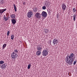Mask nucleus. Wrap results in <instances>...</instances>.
<instances>
[{
    "instance_id": "1",
    "label": "nucleus",
    "mask_w": 77,
    "mask_h": 77,
    "mask_svg": "<svg viewBox=\"0 0 77 77\" xmlns=\"http://www.w3.org/2000/svg\"><path fill=\"white\" fill-rule=\"evenodd\" d=\"M74 54H71L69 56L66 57L65 58V60L66 62L69 65H72V63L74 61L73 60V56H74Z\"/></svg>"
},
{
    "instance_id": "2",
    "label": "nucleus",
    "mask_w": 77,
    "mask_h": 77,
    "mask_svg": "<svg viewBox=\"0 0 77 77\" xmlns=\"http://www.w3.org/2000/svg\"><path fill=\"white\" fill-rule=\"evenodd\" d=\"M42 46L41 45H40L38 46L37 47V51L36 52V54L37 56H39L41 54V50H42Z\"/></svg>"
},
{
    "instance_id": "3",
    "label": "nucleus",
    "mask_w": 77,
    "mask_h": 77,
    "mask_svg": "<svg viewBox=\"0 0 77 77\" xmlns=\"http://www.w3.org/2000/svg\"><path fill=\"white\" fill-rule=\"evenodd\" d=\"M11 56L12 59H16V58H17V54L16 53H15V52H14L11 54Z\"/></svg>"
},
{
    "instance_id": "4",
    "label": "nucleus",
    "mask_w": 77,
    "mask_h": 77,
    "mask_svg": "<svg viewBox=\"0 0 77 77\" xmlns=\"http://www.w3.org/2000/svg\"><path fill=\"white\" fill-rule=\"evenodd\" d=\"M33 11H30L29 12H28L27 14V16L29 18H31L33 16Z\"/></svg>"
},
{
    "instance_id": "5",
    "label": "nucleus",
    "mask_w": 77,
    "mask_h": 77,
    "mask_svg": "<svg viewBox=\"0 0 77 77\" xmlns=\"http://www.w3.org/2000/svg\"><path fill=\"white\" fill-rule=\"evenodd\" d=\"M43 56H47L48 54V51L47 49H44L42 52Z\"/></svg>"
},
{
    "instance_id": "6",
    "label": "nucleus",
    "mask_w": 77,
    "mask_h": 77,
    "mask_svg": "<svg viewBox=\"0 0 77 77\" xmlns=\"http://www.w3.org/2000/svg\"><path fill=\"white\" fill-rule=\"evenodd\" d=\"M42 15L44 17H46L47 16V12L45 11H43L42 12Z\"/></svg>"
},
{
    "instance_id": "7",
    "label": "nucleus",
    "mask_w": 77,
    "mask_h": 77,
    "mask_svg": "<svg viewBox=\"0 0 77 77\" xmlns=\"http://www.w3.org/2000/svg\"><path fill=\"white\" fill-rule=\"evenodd\" d=\"M62 8L63 11H65L66 9V6L64 4H63L62 5Z\"/></svg>"
},
{
    "instance_id": "8",
    "label": "nucleus",
    "mask_w": 77,
    "mask_h": 77,
    "mask_svg": "<svg viewBox=\"0 0 77 77\" xmlns=\"http://www.w3.org/2000/svg\"><path fill=\"white\" fill-rule=\"evenodd\" d=\"M58 40H57L56 39H54L53 41V43L55 45V44H57V43H58Z\"/></svg>"
},
{
    "instance_id": "9",
    "label": "nucleus",
    "mask_w": 77,
    "mask_h": 77,
    "mask_svg": "<svg viewBox=\"0 0 77 77\" xmlns=\"http://www.w3.org/2000/svg\"><path fill=\"white\" fill-rule=\"evenodd\" d=\"M1 67L2 68V69H5V68H6V64L5 63L3 64Z\"/></svg>"
},
{
    "instance_id": "10",
    "label": "nucleus",
    "mask_w": 77,
    "mask_h": 77,
    "mask_svg": "<svg viewBox=\"0 0 77 77\" xmlns=\"http://www.w3.org/2000/svg\"><path fill=\"white\" fill-rule=\"evenodd\" d=\"M7 10V9L5 8L4 9H0V14H2L5 11H6Z\"/></svg>"
},
{
    "instance_id": "11",
    "label": "nucleus",
    "mask_w": 77,
    "mask_h": 77,
    "mask_svg": "<svg viewBox=\"0 0 77 77\" xmlns=\"http://www.w3.org/2000/svg\"><path fill=\"white\" fill-rule=\"evenodd\" d=\"M11 22L13 24H15L17 23V20L15 19H11Z\"/></svg>"
},
{
    "instance_id": "12",
    "label": "nucleus",
    "mask_w": 77,
    "mask_h": 77,
    "mask_svg": "<svg viewBox=\"0 0 77 77\" xmlns=\"http://www.w3.org/2000/svg\"><path fill=\"white\" fill-rule=\"evenodd\" d=\"M35 17H36V18H40V14L39 13H37L35 14Z\"/></svg>"
},
{
    "instance_id": "13",
    "label": "nucleus",
    "mask_w": 77,
    "mask_h": 77,
    "mask_svg": "<svg viewBox=\"0 0 77 77\" xmlns=\"http://www.w3.org/2000/svg\"><path fill=\"white\" fill-rule=\"evenodd\" d=\"M16 16L15 14H12L11 15V18H12L13 19H15V17Z\"/></svg>"
},
{
    "instance_id": "14",
    "label": "nucleus",
    "mask_w": 77,
    "mask_h": 77,
    "mask_svg": "<svg viewBox=\"0 0 77 77\" xmlns=\"http://www.w3.org/2000/svg\"><path fill=\"white\" fill-rule=\"evenodd\" d=\"M4 20H5V21H7L8 20V17L6 16L5 15H4Z\"/></svg>"
},
{
    "instance_id": "15",
    "label": "nucleus",
    "mask_w": 77,
    "mask_h": 77,
    "mask_svg": "<svg viewBox=\"0 0 77 77\" xmlns=\"http://www.w3.org/2000/svg\"><path fill=\"white\" fill-rule=\"evenodd\" d=\"M13 6L15 12H17V7H16V5H15L14 4Z\"/></svg>"
},
{
    "instance_id": "16",
    "label": "nucleus",
    "mask_w": 77,
    "mask_h": 77,
    "mask_svg": "<svg viewBox=\"0 0 77 77\" xmlns=\"http://www.w3.org/2000/svg\"><path fill=\"white\" fill-rule=\"evenodd\" d=\"M37 9L36 8H34L33 9V11L34 12H37Z\"/></svg>"
},
{
    "instance_id": "17",
    "label": "nucleus",
    "mask_w": 77,
    "mask_h": 77,
    "mask_svg": "<svg viewBox=\"0 0 77 77\" xmlns=\"http://www.w3.org/2000/svg\"><path fill=\"white\" fill-rule=\"evenodd\" d=\"M6 46V44H4L2 46V50H4L5 49V47Z\"/></svg>"
},
{
    "instance_id": "18",
    "label": "nucleus",
    "mask_w": 77,
    "mask_h": 77,
    "mask_svg": "<svg viewBox=\"0 0 77 77\" xmlns=\"http://www.w3.org/2000/svg\"><path fill=\"white\" fill-rule=\"evenodd\" d=\"M73 21H75V18L76 17V16H75V14H74L73 15Z\"/></svg>"
},
{
    "instance_id": "19",
    "label": "nucleus",
    "mask_w": 77,
    "mask_h": 77,
    "mask_svg": "<svg viewBox=\"0 0 77 77\" xmlns=\"http://www.w3.org/2000/svg\"><path fill=\"white\" fill-rule=\"evenodd\" d=\"M14 35H12L11 36V39H14Z\"/></svg>"
},
{
    "instance_id": "20",
    "label": "nucleus",
    "mask_w": 77,
    "mask_h": 77,
    "mask_svg": "<svg viewBox=\"0 0 77 77\" xmlns=\"http://www.w3.org/2000/svg\"><path fill=\"white\" fill-rule=\"evenodd\" d=\"M14 52H15V53H18V51L17 50V49H14Z\"/></svg>"
},
{
    "instance_id": "21",
    "label": "nucleus",
    "mask_w": 77,
    "mask_h": 77,
    "mask_svg": "<svg viewBox=\"0 0 77 77\" xmlns=\"http://www.w3.org/2000/svg\"><path fill=\"white\" fill-rule=\"evenodd\" d=\"M49 31V30L48 29H46L45 30V33H48V31Z\"/></svg>"
},
{
    "instance_id": "22",
    "label": "nucleus",
    "mask_w": 77,
    "mask_h": 77,
    "mask_svg": "<svg viewBox=\"0 0 77 77\" xmlns=\"http://www.w3.org/2000/svg\"><path fill=\"white\" fill-rule=\"evenodd\" d=\"M30 66H31V64L29 63L28 66V69H30Z\"/></svg>"
},
{
    "instance_id": "23",
    "label": "nucleus",
    "mask_w": 77,
    "mask_h": 77,
    "mask_svg": "<svg viewBox=\"0 0 77 77\" xmlns=\"http://www.w3.org/2000/svg\"><path fill=\"white\" fill-rule=\"evenodd\" d=\"M0 2L1 5H3V3H4V1H3V0H1Z\"/></svg>"
},
{
    "instance_id": "24",
    "label": "nucleus",
    "mask_w": 77,
    "mask_h": 77,
    "mask_svg": "<svg viewBox=\"0 0 77 77\" xmlns=\"http://www.w3.org/2000/svg\"><path fill=\"white\" fill-rule=\"evenodd\" d=\"M4 63V61H0V64H3V63Z\"/></svg>"
},
{
    "instance_id": "25",
    "label": "nucleus",
    "mask_w": 77,
    "mask_h": 77,
    "mask_svg": "<svg viewBox=\"0 0 77 77\" xmlns=\"http://www.w3.org/2000/svg\"><path fill=\"white\" fill-rule=\"evenodd\" d=\"M73 12H76V10H75V8H73Z\"/></svg>"
},
{
    "instance_id": "26",
    "label": "nucleus",
    "mask_w": 77,
    "mask_h": 77,
    "mask_svg": "<svg viewBox=\"0 0 77 77\" xmlns=\"http://www.w3.org/2000/svg\"><path fill=\"white\" fill-rule=\"evenodd\" d=\"M45 4L46 6H48V4L47 2H45Z\"/></svg>"
},
{
    "instance_id": "27",
    "label": "nucleus",
    "mask_w": 77,
    "mask_h": 77,
    "mask_svg": "<svg viewBox=\"0 0 77 77\" xmlns=\"http://www.w3.org/2000/svg\"><path fill=\"white\" fill-rule=\"evenodd\" d=\"M42 8L44 10H45V9H46V7L45 6H43L42 7Z\"/></svg>"
},
{
    "instance_id": "28",
    "label": "nucleus",
    "mask_w": 77,
    "mask_h": 77,
    "mask_svg": "<svg viewBox=\"0 0 77 77\" xmlns=\"http://www.w3.org/2000/svg\"><path fill=\"white\" fill-rule=\"evenodd\" d=\"M10 34V32L9 31H8L7 32V36H9V34Z\"/></svg>"
},
{
    "instance_id": "29",
    "label": "nucleus",
    "mask_w": 77,
    "mask_h": 77,
    "mask_svg": "<svg viewBox=\"0 0 77 77\" xmlns=\"http://www.w3.org/2000/svg\"><path fill=\"white\" fill-rule=\"evenodd\" d=\"M77 63V61H74L73 65H75V63Z\"/></svg>"
},
{
    "instance_id": "30",
    "label": "nucleus",
    "mask_w": 77,
    "mask_h": 77,
    "mask_svg": "<svg viewBox=\"0 0 77 77\" xmlns=\"http://www.w3.org/2000/svg\"><path fill=\"white\" fill-rule=\"evenodd\" d=\"M45 2L47 3L48 4V3H49V2L48 1H46Z\"/></svg>"
},
{
    "instance_id": "31",
    "label": "nucleus",
    "mask_w": 77,
    "mask_h": 77,
    "mask_svg": "<svg viewBox=\"0 0 77 77\" xmlns=\"http://www.w3.org/2000/svg\"><path fill=\"white\" fill-rule=\"evenodd\" d=\"M51 11V10H50V11Z\"/></svg>"
}]
</instances>
